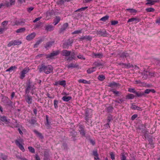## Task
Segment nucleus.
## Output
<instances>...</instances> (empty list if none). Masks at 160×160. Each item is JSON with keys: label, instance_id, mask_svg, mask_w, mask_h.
I'll list each match as a JSON object with an SVG mask.
<instances>
[{"label": "nucleus", "instance_id": "nucleus-1", "mask_svg": "<svg viewBox=\"0 0 160 160\" xmlns=\"http://www.w3.org/2000/svg\"><path fill=\"white\" fill-rule=\"evenodd\" d=\"M38 69L40 73L44 72L46 74H48L53 71V68L52 65H46L45 63H42L38 66Z\"/></svg>", "mask_w": 160, "mask_h": 160}, {"label": "nucleus", "instance_id": "nucleus-2", "mask_svg": "<svg viewBox=\"0 0 160 160\" xmlns=\"http://www.w3.org/2000/svg\"><path fill=\"white\" fill-rule=\"evenodd\" d=\"M23 140L22 138H18L15 140V142L17 147L22 152L25 151V149L23 147Z\"/></svg>", "mask_w": 160, "mask_h": 160}, {"label": "nucleus", "instance_id": "nucleus-3", "mask_svg": "<svg viewBox=\"0 0 160 160\" xmlns=\"http://www.w3.org/2000/svg\"><path fill=\"white\" fill-rule=\"evenodd\" d=\"M73 40L72 39H69L65 41L63 44L62 47L63 48L68 49L69 46H72L73 43Z\"/></svg>", "mask_w": 160, "mask_h": 160}, {"label": "nucleus", "instance_id": "nucleus-4", "mask_svg": "<svg viewBox=\"0 0 160 160\" xmlns=\"http://www.w3.org/2000/svg\"><path fill=\"white\" fill-rule=\"evenodd\" d=\"M92 115V110L91 109L87 108L85 110L84 118L85 119L87 122H89V118H91Z\"/></svg>", "mask_w": 160, "mask_h": 160}, {"label": "nucleus", "instance_id": "nucleus-5", "mask_svg": "<svg viewBox=\"0 0 160 160\" xmlns=\"http://www.w3.org/2000/svg\"><path fill=\"white\" fill-rule=\"evenodd\" d=\"M78 131L81 137H86V131L85 130V126L83 125L80 124L79 125Z\"/></svg>", "mask_w": 160, "mask_h": 160}, {"label": "nucleus", "instance_id": "nucleus-6", "mask_svg": "<svg viewBox=\"0 0 160 160\" xmlns=\"http://www.w3.org/2000/svg\"><path fill=\"white\" fill-rule=\"evenodd\" d=\"M96 34L98 35H99L100 36L103 37H107L109 35V34L104 29H100L99 31H97Z\"/></svg>", "mask_w": 160, "mask_h": 160}, {"label": "nucleus", "instance_id": "nucleus-7", "mask_svg": "<svg viewBox=\"0 0 160 160\" xmlns=\"http://www.w3.org/2000/svg\"><path fill=\"white\" fill-rule=\"evenodd\" d=\"M30 70L29 67H26L21 71L20 73L19 78L21 80L23 79L25 77V74L28 72Z\"/></svg>", "mask_w": 160, "mask_h": 160}, {"label": "nucleus", "instance_id": "nucleus-8", "mask_svg": "<svg viewBox=\"0 0 160 160\" xmlns=\"http://www.w3.org/2000/svg\"><path fill=\"white\" fill-rule=\"evenodd\" d=\"M22 43V42L19 41L18 40H12L9 42L7 46L8 47H10L12 46L19 45H20Z\"/></svg>", "mask_w": 160, "mask_h": 160}, {"label": "nucleus", "instance_id": "nucleus-9", "mask_svg": "<svg viewBox=\"0 0 160 160\" xmlns=\"http://www.w3.org/2000/svg\"><path fill=\"white\" fill-rule=\"evenodd\" d=\"M0 120L2 122L7 125L8 124L10 123V120L6 116L4 115H0Z\"/></svg>", "mask_w": 160, "mask_h": 160}, {"label": "nucleus", "instance_id": "nucleus-10", "mask_svg": "<svg viewBox=\"0 0 160 160\" xmlns=\"http://www.w3.org/2000/svg\"><path fill=\"white\" fill-rule=\"evenodd\" d=\"M34 85L32 84V83L30 81H29L27 83V87L26 88L25 92L26 94L28 93L29 92V90L33 88Z\"/></svg>", "mask_w": 160, "mask_h": 160}, {"label": "nucleus", "instance_id": "nucleus-11", "mask_svg": "<svg viewBox=\"0 0 160 160\" xmlns=\"http://www.w3.org/2000/svg\"><path fill=\"white\" fill-rule=\"evenodd\" d=\"M54 85L58 86V85H60L63 87L65 88L66 85V81L65 80H62V81H56L54 83Z\"/></svg>", "mask_w": 160, "mask_h": 160}, {"label": "nucleus", "instance_id": "nucleus-12", "mask_svg": "<svg viewBox=\"0 0 160 160\" xmlns=\"http://www.w3.org/2000/svg\"><path fill=\"white\" fill-rule=\"evenodd\" d=\"M119 57L122 58L130 57L129 54L126 51H124L123 52H121L119 54Z\"/></svg>", "mask_w": 160, "mask_h": 160}, {"label": "nucleus", "instance_id": "nucleus-13", "mask_svg": "<svg viewBox=\"0 0 160 160\" xmlns=\"http://www.w3.org/2000/svg\"><path fill=\"white\" fill-rule=\"evenodd\" d=\"M5 100H4L3 102L6 105L7 107H12V102L7 97H5Z\"/></svg>", "mask_w": 160, "mask_h": 160}, {"label": "nucleus", "instance_id": "nucleus-14", "mask_svg": "<svg viewBox=\"0 0 160 160\" xmlns=\"http://www.w3.org/2000/svg\"><path fill=\"white\" fill-rule=\"evenodd\" d=\"M120 84L118 82H112L109 83L108 86V87L111 88H117L118 87H119Z\"/></svg>", "mask_w": 160, "mask_h": 160}, {"label": "nucleus", "instance_id": "nucleus-15", "mask_svg": "<svg viewBox=\"0 0 160 160\" xmlns=\"http://www.w3.org/2000/svg\"><path fill=\"white\" fill-rule=\"evenodd\" d=\"M59 54V51H54L50 54H47V57H46V58H52L54 56H57Z\"/></svg>", "mask_w": 160, "mask_h": 160}, {"label": "nucleus", "instance_id": "nucleus-16", "mask_svg": "<svg viewBox=\"0 0 160 160\" xmlns=\"http://www.w3.org/2000/svg\"><path fill=\"white\" fill-rule=\"evenodd\" d=\"M25 100L28 104H31L32 103V98L31 96H30L28 94H27L25 96Z\"/></svg>", "mask_w": 160, "mask_h": 160}, {"label": "nucleus", "instance_id": "nucleus-17", "mask_svg": "<svg viewBox=\"0 0 160 160\" xmlns=\"http://www.w3.org/2000/svg\"><path fill=\"white\" fill-rule=\"evenodd\" d=\"M36 35V34L35 32H32L27 36L26 37V39L27 40L30 41L35 38Z\"/></svg>", "mask_w": 160, "mask_h": 160}, {"label": "nucleus", "instance_id": "nucleus-18", "mask_svg": "<svg viewBox=\"0 0 160 160\" xmlns=\"http://www.w3.org/2000/svg\"><path fill=\"white\" fill-rule=\"evenodd\" d=\"M71 51L67 50H63L62 51L61 54L63 56L68 57L70 55Z\"/></svg>", "mask_w": 160, "mask_h": 160}, {"label": "nucleus", "instance_id": "nucleus-19", "mask_svg": "<svg viewBox=\"0 0 160 160\" xmlns=\"http://www.w3.org/2000/svg\"><path fill=\"white\" fill-rule=\"evenodd\" d=\"M68 26V23H65L63 24L60 30L59 33H61L62 32L65 31Z\"/></svg>", "mask_w": 160, "mask_h": 160}, {"label": "nucleus", "instance_id": "nucleus-20", "mask_svg": "<svg viewBox=\"0 0 160 160\" xmlns=\"http://www.w3.org/2000/svg\"><path fill=\"white\" fill-rule=\"evenodd\" d=\"M61 18L58 16H56L53 19V24L55 26L57 25L60 21Z\"/></svg>", "mask_w": 160, "mask_h": 160}, {"label": "nucleus", "instance_id": "nucleus-21", "mask_svg": "<svg viewBox=\"0 0 160 160\" xmlns=\"http://www.w3.org/2000/svg\"><path fill=\"white\" fill-rule=\"evenodd\" d=\"M33 132L34 133L36 136L38 138H39L41 139L43 138L44 137L42 134L41 133L39 132L36 130H33Z\"/></svg>", "mask_w": 160, "mask_h": 160}, {"label": "nucleus", "instance_id": "nucleus-22", "mask_svg": "<svg viewBox=\"0 0 160 160\" xmlns=\"http://www.w3.org/2000/svg\"><path fill=\"white\" fill-rule=\"evenodd\" d=\"M29 123L32 125L35 124L37 123V120L35 117H31L30 120L28 121Z\"/></svg>", "mask_w": 160, "mask_h": 160}, {"label": "nucleus", "instance_id": "nucleus-23", "mask_svg": "<svg viewBox=\"0 0 160 160\" xmlns=\"http://www.w3.org/2000/svg\"><path fill=\"white\" fill-rule=\"evenodd\" d=\"M71 54L70 57H68L67 59V60H68L69 61H71L72 60H76L75 58V53L73 52L72 53L71 52Z\"/></svg>", "mask_w": 160, "mask_h": 160}, {"label": "nucleus", "instance_id": "nucleus-24", "mask_svg": "<svg viewBox=\"0 0 160 160\" xmlns=\"http://www.w3.org/2000/svg\"><path fill=\"white\" fill-rule=\"evenodd\" d=\"M126 98L123 97L121 98H117L116 100L114 101L115 102L118 104H121L122 102L126 101Z\"/></svg>", "mask_w": 160, "mask_h": 160}, {"label": "nucleus", "instance_id": "nucleus-25", "mask_svg": "<svg viewBox=\"0 0 160 160\" xmlns=\"http://www.w3.org/2000/svg\"><path fill=\"white\" fill-rule=\"evenodd\" d=\"M92 154L94 156V159H96L98 160L100 159L97 150L93 151L92 152Z\"/></svg>", "mask_w": 160, "mask_h": 160}, {"label": "nucleus", "instance_id": "nucleus-26", "mask_svg": "<svg viewBox=\"0 0 160 160\" xmlns=\"http://www.w3.org/2000/svg\"><path fill=\"white\" fill-rule=\"evenodd\" d=\"M147 1L145 3V5H149V6H152L155 3L157 2V1L153 0H146Z\"/></svg>", "mask_w": 160, "mask_h": 160}, {"label": "nucleus", "instance_id": "nucleus-27", "mask_svg": "<svg viewBox=\"0 0 160 160\" xmlns=\"http://www.w3.org/2000/svg\"><path fill=\"white\" fill-rule=\"evenodd\" d=\"M45 29L47 31H51L54 29V27L51 25H47L45 26Z\"/></svg>", "mask_w": 160, "mask_h": 160}, {"label": "nucleus", "instance_id": "nucleus-28", "mask_svg": "<svg viewBox=\"0 0 160 160\" xmlns=\"http://www.w3.org/2000/svg\"><path fill=\"white\" fill-rule=\"evenodd\" d=\"M110 91L112 92L116 96H119L121 94L120 92L115 89H110Z\"/></svg>", "mask_w": 160, "mask_h": 160}, {"label": "nucleus", "instance_id": "nucleus-29", "mask_svg": "<svg viewBox=\"0 0 160 160\" xmlns=\"http://www.w3.org/2000/svg\"><path fill=\"white\" fill-rule=\"evenodd\" d=\"M114 108L113 106L111 105H109L106 108L107 112L108 113H112Z\"/></svg>", "mask_w": 160, "mask_h": 160}, {"label": "nucleus", "instance_id": "nucleus-30", "mask_svg": "<svg viewBox=\"0 0 160 160\" xmlns=\"http://www.w3.org/2000/svg\"><path fill=\"white\" fill-rule=\"evenodd\" d=\"M148 141L149 142V144L151 147V148H154V142H153V140L152 138H149L148 139Z\"/></svg>", "mask_w": 160, "mask_h": 160}, {"label": "nucleus", "instance_id": "nucleus-31", "mask_svg": "<svg viewBox=\"0 0 160 160\" xmlns=\"http://www.w3.org/2000/svg\"><path fill=\"white\" fill-rule=\"evenodd\" d=\"M135 97V96L133 94L129 93L126 96V99H133Z\"/></svg>", "mask_w": 160, "mask_h": 160}, {"label": "nucleus", "instance_id": "nucleus-32", "mask_svg": "<svg viewBox=\"0 0 160 160\" xmlns=\"http://www.w3.org/2000/svg\"><path fill=\"white\" fill-rule=\"evenodd\" d=\"M96 68L95 67L90 68L87 70V72L88 74L94 72L96 70Z\"/></svg>", "mask_w": 160, "mask_h": 160}, {"label": "nucleus", "instance_id": "nucleus-33", "mask_svg": "<svg viewBox=\"0 0 160 160\" xmlns=\"http://www.w3.org/2000/svg\"><path fill=\"white\" fill-rule=\"evenodd\" d=\"M135 94L137 97H142L144 95V93H143V92L136 91Z\"/></svg>", "mask_w": 160, "mask_h": 160}, {"label": "nucleus", "instance_id": "nucleus-34", "mask_svg": "<svg viewBox=\"0 0 160 160\" xmlns=\"http://www.w3.org/2000/svg\"><path fill=\"white\" fill-rule=\"evenodd\" d=\"M131 108L133 110H137L140 111H141L142 110V109L141 108L134 105H132Z\"/></svg>", "mask_w": 160, "mask_h": 160}, {"label": "nucleus", "instance_id": "nucleus-35", "mask_svg": "<svg viewBox=\"0 0 160 160\" xmlns=\"http://www.w3.org/2000/svg\"><path fill=\"white\" fill-rule=\"evenodd\" d=\"M72 98L71 96H64L62 98V100L64 101L67 102L71 99Z\"/></svg>", "mask_w": 160, "mask_h": 160}, {"label": "nucleus", "instance_id": "nucleus-36", "mask_svg": "<svg viewBox=\"0 0 160 160\" xmlns=\"http://www.w3.org/2000/svg\"><path fill=\"white\" fill-rule=\"evenodd\" d=\"M43 41V39L41 38L40 39L38 40L36 42L35 44L34 45V48H37L38 45L41 43Z\"/></svg>", "mask_w": 160, "mask_h": 160}, {"label": "nucleus", "instance_id": "nucleus-37", "mask_svg": "<svg viewBox=\"0 0 160 160\" xmlns=\"http://www.w3.org/2000/svg\"><path fill=\"white\" fill-rule=\"evenodd\" d=\"M78 82L79 83H82L83 84H90V82L89 81H87L86 80L83 79H80L78 80Z\"/></svg>", "mask_w": 160, "mask_h": 160}, {"label": "nucleus", "instance_id": "nucleus-38", "mask_svg": "<svg viewBox=\"0 0 160 160\" xmlns=\"http://www.w3.org/2000/svg\"><path fill=\"white\" fill-rule=\"evenodd\" d=\"M113 120L112 115L110 114L108 115L107 119V122H109Z\"/></svg>", "mask_w": 160, "mask_h": 160}, {"label": "nucleus", "instance_id": "nucleus-39", "mask_svg": "<svg viewBox=\"0 0 160 160\" xmlns=\"http://www.w3.org/2000/svg\"><path fill=\"white\" fill-rule=\"evenodd\" d=\"M78 66V65L77 64H74L73 63H71L67 65V68H77Z\"/></svg>", "mask_w": 160, "mask_h": 160}, {"label": "nucleus", "instance_id": "nucleus-40", "mask_svg": "<svg viewBox=\"0 0 160 160\" xmlns=\"http://www.w3.org/2000/svg\"><path fill=\"white\" fill-rule=\"evenodd\" d=\"M126 10L129 11L131 13H136L137 12V10L133 8H127Z\"/></svg>", "mask_w": 160, "mask_h": 160}, {"label": "nucleus", "instance_id": "nucleus-41", "mask_svg": "<svg viewBox=\"0 0 160 160\" xmlns=\"http://www.w3.org/2000/svg\"><path fill=\"white\" fill-rule=\"evenodd\" d=\"M84 40H86L87 41H91L92 40V37L90 35H85L83 36Z\"/></svg>", "mask_w": 160, "mask_h": 160}, {"label": "nucleus", "instance_id": "nucleus-42", "mask_svg": "<svg viewBox=\"0 0 160 160\" xmlns=\"http://www.w3.org/2000/svg\"><path fill=\"white\" fill-rule=\"evenodd\" d=\"M25 19H22L20 21H16L15 22V24L18 25V24H24L25 23Z\"/></svg>", "mask_w": 160, "mask_h": 160}, {"label": "nucleus", "instance_id": "nucleus-43", "mask_svg": "<svg viewBox=\"0 0 160 160\" xmlns=\"http://www.w3.org/2000/svg\"><path fill=\"white\" fill-rule=\"evenodd\" d=\"M52 43L53 42L51 41L47 42L45 46V48L47 49L50 48L52 46Z\"/></svg>", "mask_w": 160, "mask_h": 160}, {"label": "nucleus", "instance_id": "nucleus-44", "mask_svg": "<svg viewBox=\"0 0 160 160\" xmlns=\"http://www.w3.org/2000/svg\"><path fill=\"white\" fill-rule=\"evenodd\" d=\"M109 18V16L108 15H106L104 17L100 19V21H101L103 22H105L106 20L108 19Z\"/></svg>", "mask_w": 160, "mask_h": 160}, {"label": "nucleus", "instance_id": "nucleus-45", "mask_svg": "<svg viewBox=\"0 0 160 160\" xmlns=\"http://www.w3.org/2000/svg\"><path fill=\"white\" fill-rule=\"evenodd\" d=\"M121 160H126V157L125 156L124 153H121L120 155Z\"/></svg>", "mask_w": 160, "mask_h": 160}, {"label": "nucleus", "instance_id": "nucleus-46", "mask_svg": "<svg viewBox=\"0 0 160 160\" xmlns=\"http://www.w3.org/2000/svg\"><path fill=\"white\" fill-rule=\"evenodd\" d=\"M25 30V28H22L17 29L16 32L17 33H21L24 32Z\"/></svg>", "mask_w": 160, "mask_h": 160}, {"label": "nucleus", "instance_id": "nucleus-47", "mask_svg": "<svg viewBox=\"0 0 160 160\" xmlns=\"http://www.w3.org/2000/svg\"><path fill=\"white\" fill-rule=\"evenodd\" d=\"M17 68V67L15 66H12L9 68L7 69L6 71V72H10L13 70L14 69H16Z\"/></svg>", "mask_w": 160, "mask_h": 160}, {"label": "nucleus", "instance_id": "nucleus-48", "mask_svg": "<svg viewBox=\"0 0 160 160\" xmlns=\"http://www.w3.org/2000/svg\"><path fill=\"white\" fill-rule=\"evenodd\" d=\"M28 149L29 152L32 153H35V150L34 148L31 146H29L28 147Z\"/></svg>", "mask_w": 160, "mask_h": 160}, {"label": "nucleus", "instance_id": "nucleus-49", "mask_svg": "<svg viewBox=\"0 0 160 160\" xmlns=\"http://www.w3.org/2000/svg\"><path fill=\"white\" fill-rule=\"evenodd\" d=\"M58 101L56 99L54 100V108L55 109H57L58 108Z\"/></svg>", "mask_w": 160, "mask_h": 160}, {"label": "nucleus", "instance_id": "nucleus-50", "mask_svg": "<svg viewBox=\"0 0 160 160\" xmlns=\"http://www.w3.org/2000/svg\"><path fill=\"white\" fill-rule=\"evenodd\" d=\"M15 122L14 123H12L11 124V125L12 126L11 127L12 128H18V124L17 123V120H15Z\"/></svg>", "mask_w": 160, "mask_h": 160}, {"label": "nucleus", "instance_id": "nucleus-51", "mask_svg": "<svg viewBox=\"0 0 160 160\" xmlns=\"http://www.w3.org/2000/svg\"><path fill=\"white\" fill-rule=\"evenodd\" d=\"M145 10L147 12H153L155 11V9L153 8H146Z\"/></svg>", "mask_w": 160, "mask_h": 160}, {"label": "nucleus", "instance_id": "nucleus-52", "mask_svg": "<svg viewBox=\"0 0 160 160\" xmlns=\"http://www.w3.org/2000/svg\"><path fill=\"white\" fill-rule=\"evenodd\" d=\"M98 79L100 81H102L105 79V77L103 75H99L98 77Z\"/></svg>", "mask_w": 160, "mask_h": 160}, {"label": "nucleus", "instance_id": "nucleus-53", "mask_svg": "<svg viewBox=\"0 0 160 160\" xmlns=\"http://www.w3.org/2000/svg\"><path fill=\"white\" fill-rule=\"evenodd\" d=\"M88 8V7L87 6H86L84 7H82L80 8H79L76 11H75V12H79L81 11H82L85 10V9H87Z\"/></svg>", "mask_w": 160, "mask_h": 160}, {"label": "nucleus", "instance_id": "nucleus-54", "mask_svg": "<svg viewBox=\"0 0 160 160\" xmlns=\"http://www.w3.org/2000/svg\"><path fill=\"white\" fill-rule=\"evenodd\" d=\"M93 65L96 67L101 66L102 65V64L100 62H95L93 63Z\"/></svg>", "mask_w": 160, "mask_h": 160}, {"label": "nucleus", "instance_id": "nucleus-55", "mask_svg": "<svg viewBox=\"0 0 160 160\" xmlns=\"http://www.w3.org/2000/svg\"><path fill=\"white\" fill-rule=\"evenodd\" d=\"M1 158L3 160H6L8 158V156L7 155H4L3 153H2L1 154Z\"/></svg>", "mask_w": 160, "mask_h": 160}, {"label": "nucleus", "instance_id": "nucleus-56", "mask_svg": "<svg viewBox=\"0 0 160 160\" xmlns=\"http://www.w3.org/2000/svg\"><path fill=\"white\" fill-rule=\"evenodd\" d=\"M110 155L111 157V159L112 160H114L115 159V155L114 152H111L110 153Z\"/></svg>", "mask_w": 160, "mask_h": 160}, {"label": "nucleus", "instance_id": "nucleus-57", "mask_svg": "<svg viewBox=\"0 0 160 160\" xmlns=\"http://www.w3.org/2000/svg\"><path fill=\"white\" fill-rule=\"evenodd\" d=\"M93 55L96 57H98V58H100L102 56V54L100 53H93Z\"/></svg>", "mask_w": 160, "mask_h": 160}, {"label": "nucleus", "instance_id": "nucleus-58", "mask_svg": "<svg viewBox=\"0 0 160 160\" xmlns=\"http://www.w3.org/2000/svg\"><path fill=\"white\" fill-rule=\"evenodd\" d=\"M62 146L63 148L65 150H68V146L67 144L66 143H64L62 144Z\"/></svg>", "mask_w": 160, "mask_h": 160}, {"label": "nucleus", "instance_id": "nucleus-59", "mask_svg": "<svg viewBox=\"0 0 160 160\" xmlns=\"http://www.w3.org/2000/svg\"><path fill=\"white\" fill-rule=\"evenodd\" d=\"M65 1L64 0H59L57 2V4L58 5H62L64 4Z\"/></svg>", "mask_w": 160, "mask_h": 160}, {"label": "nucleus", "instance_id": "nucleus-60", "mask_svg": "<svg viewBox=\"0 0 160 160\" xmlns=\"http://www.w3.org/2000/svg\"><path fill=\"white\" fill-rule=\"evenodd\" d=\"M133 66L132 65H130V63H128L127 64L125 63V67L127 68H129L131 67H133Z\"/></svg>", "mask_w": 160, "mask_h": 160}, {"label": "nucleus", "instance_id": "nucleus-61", "mask_svg": "<svg viewBox=\"0 0 160 160\" xmlns=\"http://www.w3.org/2000/svg\"><path fill=\"white\" fill-rule=\"evenodd\" d=\"M77 57L78 58L82 60H85L86 59L85 58L83 57V55H78L77 56Z\"/></svg>", "mask_w": 160, "mask_h": 160}, {"label": "nucleus", "instance_id": "nucleus-62", "mask_svg": "<svg viewBox=\"0 0 160 160\" xmlns=\"http://www.w3.org/2000/svg\"><path fill=\"white\" fill-rule=\"evenodd\" d=\"M128 91L130 92L133 93H135L136 92V90L134 88H129L128 89Z\"/></svg>", "mask_w": 160, "mask_h": 160}, {"label": "nucleus", "instance_id": "nucleus-63", "mask_svg": "<svg viewBox=\"0 0 160 160\" xmlns=\"http://www.w3.org/2000/svg\"><path fill=\"white\" fill-rule=\"evenodd\" d=\"M8 22L7 21H4L2 22L1 25L3 27H4L8 24Z\"/></svg>", "mask_w": 160, "mask_h": 160}, {"label": "nucleus", "instance_id": "nucleus-64", "mask_svg": "<svg viewBox=\"0 0 160 160\" xmlns=\"http://www.w3.org/2000/svg\"><path fill=\"white\" fill-rule=\"evenodd\" d=\"M118 21H111V24L112 25H114L118 23Z\"/></svg>", "mask_w": 160, "mask_h": 160}]
</instances>
